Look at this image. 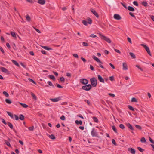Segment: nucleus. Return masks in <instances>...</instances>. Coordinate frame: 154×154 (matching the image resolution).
Listing matches in <instances>:
<instances>
[{"label":"nucleus","instance_id":"f257e3e1","mask_svg":"<svg viewBox=\"0 0 154 154\" xmlns=\"http://www.w3.org/2000/svg\"><path fill=\"white\" fill-rule=\"evenodd\" d=\"M90 80L91 85L95 87L97 86V81L95 77L91 78Z\"/></svg>","mask_w":154,"mask_h":154},{"label":"nucleus","instance_id":"f03ea898","mask_svg":"<svg viewBox=\"0 0 154 154\" xmlns=\"http://www.w3.org/2000/svg\"><path fill=\"white\" fill-rule=\"evenodd\" d=\"M99 36L100 37L101 39H103L104 40L106 41V42H107L109 43H111V40L108 38L103 35L101 33H99Z\"/></svg>","mask_w":154,"mask_h":154},{"label":"nucleus","instance_id":"7ed1b4c3","mask_svg":"<svg viewBox=\"0 0 154 154\" xmlns=\"http://www.w3.org/2000/svg\"><path fill=\"white\" fill-rule=\"evenodd\" d=\"M87 20V22L84 20H82V23L85 26H87L88 23L90 24L92 23V20L91 18L89 17L88 18Z\"/></svg>","mask_w":154,"mask_h":154},{"label":"nucleus","instance_id":"20e7f679","mask_svg":"<svg viewBox=\"0 0 154 154\" xmlns=\"http://www.w3.org/2000/svg\"><path fill=\"white\" fill-rule=\"evenodd\" d=\"M91 85L90 84H88L87 85L83 86L82 87V89L84 90L88 91L91 89Z\"/></svg>","mask_w":154,"mask_h":154},{"label":"nucleus","instance_id":"39448f33","mask_svg":"<svg viewBox=\"0 0 154 154\" xmlns=\"http://www.w3.org/2000/svg\"><path fill=\"white\" fill-rule=\"evenodd\" d=\"M141 45L143 46L145 48V49L146 50L148 54L149 55L151 56V54L149 48L144 44H142Z\"/></svg>","mask_w":154,"mask_h":154},{"label":"nucleus","instance_id":"423d86ee","mask_svg":"<svg viewBox=\"0 0 154 154\" xmlns=\"http://www.w3.org/2000/svg\"><path fill=\"white\" fill-rule=\"evenodd\" d=\"M80 82L83 85H86L88 84V81L85 79H81L80 80Z\"/></svg>","mask_w":154,"mask_h":154},{"label":"nucleus","instance_id":"0eeeda50","mask_svg":"<svg viewBox=\"0 0 154 154\" xmlns=\"http://www.w3.org/2000/svg\"><path fill=\"white\" fill-rule=\"evenodd\" d=\"M128 151L132 154H135L136 151L135 149L132 148H129L128 149Z\"/></svg>","mask_w":154,"mask_h":154},{"label":"nucleus","instance_id":"6e6552de","mask_svg":"<svg viewBox=\"0 0 154 154\" xmlns=\"http://www.w3.org/2000/svg\"><path fill=\"white\" fill-rule=\"evenodd\" d=\"M0 69L1 71L3 72L8 74H9L8 70L5 68L3 67H1Z\"/></svg>","mask_w":154,"mask_h":154},{"label":"nucleus","instance_id":"1a4fd4ad","mask_svg":"<svg viewBox=\"0 0 154 154\" xmlns=\"http://www.w3.org/2000/svg\"><path fill=\"white\" fill-rule=\"evenodd\" d=\"M90 11L91 12L93 13V14L96 16V17L97 18H98L99 17V16L98 14V13L93 9H91Z\"/></svg>","mask_w":154,"mask_h":154},{"label":"nucleus","instance_id":"9d476101","mask_svg":"<svg viewBox=\"0 0 154 154\" xmlns=\"http://www.w3.org/2000/svg\"><path fill=\"white\" fill-rule=\"evenodd\" d=\"M91 134L93 137H97V132L95 131L94 129L93 128L91 131Z\"/></svg>","mask_w":154,"mask_h":154},{"label":"nucleus","instance_id":"9b49d317","mask_svg":"<svg viewBox=\"0 0 154 154\" xmlns=\"http://www.w3.org/2000/svg\"><path fill=\"white\" fill-rule=\"evenodd\" d=\"M114 18L117 20H120L121 19V17L119 15L117 14H115L114 15Z\"/></svg>","mask_w":154,"mask_h":154},{"label":"nucleus","instance_id":"f8f14e48","mask_svg":"<svg viewBox=\"0 0 154 154\" xmlns=\"http://www.w3.org/2000/svg\"><path fill=\"white\" fill-rule=\"evenodd\" d=\"M93 58L97 62L103 64V62H101L98 58L96 57L95 56L93 55L92 56Z\"/></svg>","mask_w":154,"mask_h":154},{"label":"nucleus","instance_id":"ddd939ff","mask_svg":"<svg viewBox=\"0 0 154 154\" xmlns=\"http://www.w3.org/2000/svg\"><path fill=\"white\" fill-rule=\"evenodd\" d=\"M122 69L123 70H128V66L127 63L125 62H123L122 63Z\"/></svg>","mask_w":154,"mask_h":154},{"label":"nucleus","instance_id":"4468645a","mask_svg":"<svg viewBox=\"0 0 154 154\" xmlns=\"http://www.w3.org/2000/svg\"><path fill=\"white\" fill-rule=\"evenodd\" d=\"M98 79L99 80V81L102 83H104V79L102 78L101 76L100 75H97Z\"/></svg>","mask_w":154,"mask_h":154},{"label":"nucleus","instance_id":"2eb2a0df","mask_svg":"<svg viewBox=\"0 0 154 154\" xmlns=\"http://www.w3.org/2000/svg\"><path fill=\"white\" fill-rule=\"evenodd\" d=\"M60 100V97H57L55 98H50V100L53 102H57L59 101Z\"/></svg>","mask_w":154,"mask_h":154},{"label":"nucleus","instance_id":"dca6fc26","mask_svg":"<svg viewBox=\"0 0 154 154\" xmlns=\"http://www.w3.org/2000/svg\"><path fill=\"white\" fill-rule=\"evenodd\" d=\"M37 2L40 4L43 5L45 3V0H38Z\"/></svg>","mask_w":154,"mask_h":154},{"label":"nucleus","instance_id":"f3484780","mask_svg":"<svg viewBox=\"0 0 154 154\" xmlns=\"http://www.w3.org/2000/svg\"><path fill=\"white\" fill-rule=\"evenodd\" d=\"M11 61L14 64L17 66L20 67V66L19 65V64L16 61L14 60H12Z\"/></svg>","mask_w":154,"mask_h":154},{"label":"nucleus","instance_id":"a211bd4d","mask_svg":"<svg viewBox=\"0 0 154 154\" xmlns=\"http://www.w3.org/2000/svg\"><path fill=\"white\" fill-rule=\"evenodd\" d=\"M127 125L131 130H134V129L133 128L132 126L129 123H128L127 124Z\"/></svg>","mask_w":154,"mask_h":154},{"label":"nucleus","instance_id":"6ab92c4d","mask_svg":"<svg viewBox=\"0 0 154 154\" xmlns=\"http://www.w3.org/2000/svg\"><path fill=\"white\" fill-rule=\"evenodd\" d=\"M127 9L130 11H134V8L131 6H129L128 7Z\"/></svg>","mask_w":154,"mask_h":154},{"label":"nucleus","instance_id":"aec40b11","mask_svg":"<svg viewBox=\"0 0 154 154\" xmlns=\"http://www.w3.org/2000/svg\"><path fill=\"white\" fill-rule=\"evenodd\" d=\"M75 123L77 125H81L82 124V122L81 120L78 121V120H76L75 121Z\"/></svg>","mask_w":154,"mask_h":154},{"label":"nucleus","instance_id":"412c9836","mask_svg":"<svg viewBox=\"0 0 154 154\" xmlns=\"http://www.w3.org/2000/svg\"><path fill=\"white\" fill-rule=\"evenodd\" d=\"M10 127L11 129H13V127L12 124L10 122H8V123L7 124Z\"/></svg>","mask_w":154,"mask_h":154},{"label":"nucleus","instance_id":"4be33fe9","mask_svg":"<svg viewBox=\"0 0 154 154\" xmlns=\"http://www.w3.org/2000/svg\"><path fill=\"white\" fill-rule=\"evenodd\" d=\"M11 34L12 37L14 38H17L16 34L14 32H11Z\"/></svg>","mask_w":154,"mask_h":154},{"label":"nucleus","instance_id":"5701e85b","mask_svg":"<svg viewBox=\"0 0 154 154\" xmlns=\"http://www.w3.org/2000/svg\"><path fill=\"white\" fill-rule=\"evenodd\" d=\"M42 47L44 48V49L47 50H51L52 49V48H49L48 46H42Z\"/></svg>","mask_w":154,"mask_h":154},{"label":"nucleus","instance_id":"b1692460","mask_svg":"<svg viewBox=\"0 0 154 154\" xmlns=\"http://www.w3.org/2000/svg\"><path fill=\"white\" fill-rule=\"evenodd\" d=\"M20 104L24 108H26L28 107V105L26 104L23 103H20Z\"/></svg>","mask_w":154,"mask_h":154},{"label":"nucleus","instance_id":"393cba45","mask_svg":"<svg viewBox=\"0 0 154 154\" xmlns=\"http://www.w3.org/2000/svg\"><path fill=\"white\" fill-rule=\"evenodd\" d=\"M19 119L21 120H23L24 119V116L22 114H20V115Z\"/></svg>","mask_w":154,"mask_h":154},{"label":"nucleus","instance_id":"a878e982","mask_svg":"<svg viewBox=\"0 0 154 154\" xmlns=\"http://www.w3.org/2000/svg\"><path fill=\"white\" fill-rule=\"evenodd\" d=\"M129 54L134 59L136 58L135 55L133 53L130 52Z\"/></svg>","mask_w":154,"mask_h":154},{"label":"nucleus","instance_id":"bb28decb","mask_svg":"<svg viewBox=\"0 0 154 154\" xmlns=\"http://www.w3.org/2000/svg\"><path fill=\"white\" fill-rule=\"evenodd\" d=\"M5 143L9 147H11V145L9 142L7 140H5Z\"/></svg>","mask_w":154,"mask_h":154},{"label":"nucleus","instance_id":"cd10ccee","mask_svg":"<svg viewBox=\"0 0 154 154\" xmlns=\"http://www.w3.org/2000/svg\"><path fill=\"white\" fill-rule=\"evenodd\" d=\"M26 19L28 21H30V20H31V18H30V16L28 15H26Z\"/></svg>","mask_w":154,"mask_h":154},{"label":"nucleus","instance_id":"c85d7f7f","mask_svg":"<svg viewBox=\"0 0 154 154\" xmlns=\"http://www.w3.org/2000/svg\"><path fill=\"white\" fill-rule=\"evenodd\" d=\"M93 119L94 121L98 123V120L97 118L96 117H93Z\"/></svg>","mask_w":154,"mask_h":154},{"label":"nucleus","instance_id":"c756f323","mask_svg":"<svg viewBox=\"0 0 154 154\" xmlns=\"http://www.w3.org/2000/svg\"><path fill=\"white\" fill-rule=\"evenodd\" d=\"M31 94L35 100H37V97L32 92H31Z\"/></svg>","mask_w":154,"mask_h":154},{"label":"nucleus","instance_id":"7c9ffc66","mask_svg":"<svg viewBox=\"0 0 154 154\" xmlns=\"http://www.w3.org/2000/svg\"><path fill=\"white\" fill-rule=\"evenodd\" d=\"M128 108H129V109L131 111H134V109L133 108V107L132 106H131L130 105H128Z\"/></svg>","mask_w":154,"mask_h":154},{"label":"nucleus","instance_id":"2f4dec72","mask_svg":"<svg viewBox=\"0 0 154 154\" xmlns=\"http://www.w3.org/2000/svg\"><path fill=\"white\" fill-rule=\"evenodd\" d=\"M49 77L51 79H52L54 80H55V77L53 75H49Z\"/></svg>","mask_w":154,"mask_h":154},{"label":"nucleus","instance_id":"473e14b6","mask_svg":"<svg viewBox=\"0 0 154 154\" xmlns=\"http://www.w3.org/2000/svg\"><path fill=\"white\" fill-rule=\"evenodd\" d=\"M49 137H50V138L53 140H54L55 139V136L53 134L49 135Z\"/></svg>","mask_w":154,"mask_h":154},{"label":"nucleus","instance_id":"72a5a7b5","mask_svg":"<svg viewBox=\"0 0 154 154\" xmlns=\"http://www.w3.org/2000/svg\"><path fill=\"white\" fill-rule=\"evenodd\" d=\"M60 80L62 82L64 83L65 81V78L63 77L60 78Z\"/></svg>","mask_w":154,"mask_h":154},{"label":"nucleus","instance_id":"f704fd0d","mask_svg":"<svg viewBox=\"0 0 154 154\" xmlns=\"http://www.w3.org/2000/svg\"><path fill=\"white\" fill-rule=\"evenodd\" d=\"M112 129H113V130L116 133H117V129L116 128V127H115V126H112Z\"/></svg>","mask_w":154,"mask_h":154},{"label":"nucleus","instance_id":"c9c22d12","mask_svg":"<svg viewBox=\"0 0 154 154\" xmlns=\"http://www.w3.org/2000/svg\"><path fill=\"white\" fill-rule=\"evenodd\" d=\"M7 114H8V115L10 116L11 118H14L13 115L12 114H11V113H10V112H9L8 111H7Z\"/></svg>","mask_w":154,"mask_h":154},{"label":"nucleus","instance_id":"e433bc0d","mask_svg":"<svg viewBox=\"0 0 154 154\" xmlns=\"http://www.w3.org/2000/svg\"><path fill=\"white\" fill-rule=\"evenodd\" d=\"M6 102L9 104H10L12 103L11 101L9 99H6L5 100Z\"/></svg>","mask_w":154,"mask_h":154},{"label":"nucleus","instance_id":"4c0bfd02","mask_svg":"<svg viewBox=\"0 0 154 154\" xmlns=\"http://www.w3.org/2000/svg\"><path fill=\"white\" fill-rule=\"evenodd\" d=\"M142 4L144 6H146L148 5V4L145 1H143L142 2Z\"/></svg>","mask_w":154,"mask_h":154},{"label":"nucleus","instance_id":"58836bf2","mask_svg":"<svg viewBox=\"0 0 154 154\" xmlns=\"http://www.w3.org/2000/svg\"><path fill=\"white\" fill-rule=\"evenodd\" d=\"M28 80L29 81L33 83L34 84H36V82L34 80H33L31 78H29Z\"/></svg>","mask_w":154,"mask_h":154},{"label":"nucleus","instance_id":"ea45409f","mask_svg":"<svg viewBox=\"0 0 154 154\" xmlns=\"http://www.w3.org/2000/svg\"><path fill=\"white\" fill-rule=\"evenodd\" d=\"M131 101L132 102H137V100L136 99L135 97H133L131 100Z\"/></svg>","mask_w":154,"mask_h":154},{"label":"nucleus","instance_id":"a19ab883","mask_svg":"<svg viewBox=\"0 0 154 154\" xmlns=\"http://www.w3.org/2000/svg\"><path fill=\"white\" fill-rule=\"evenodd\" d=\"M135 127L137 129H138L139 130H141L142 129V128L141 126L138 125H136Z\"/></svg>","mask_w":154,"mask_h":154},{"label":"nucleus","instance_id":"79ce46f5","mask_svg":"<svg viewBox=\"0 0 154 154\" xmlns=\"http://www.w3.org/2000/svg\"><path fill=\"white\" fill-rule=\"evenodd\" d=\"M140 141L142 143H144L146 142V140L144 137H142Z\"/></svg>","mask_w":154,"mask_h":154},{"label":"nucleus","instance_id":"37998d69","mask_svg":"<svg viewBox=\"0 0 154 154\" xmlns=\"http://www.w3.org/2000/svg\"><path fill=\"white\" fill-rule=\"evenodd\" d=\"M137 148L139 151L142 152H143L144 150V149L139 147H138Z\"/></svg>","mask_w":154,"mask_h":154},{"label":"nucleus","instance_id":"c03bdc74","mask_svg":"<svg viewBox=\"0 0 154 154\" xmlns=\"http://www.w3.org/2000/svg\"><path fill=\"white\" fill-rule=\"evenodd\" d=\"M3 93L6 97H8L9 96V94L6 92L3 91Z\"/></svg>","mask_w":154,"mask_h":154},{"label":"nucleus","instance_id":"a18cd8bd","mask_svg":"<svg viewBox=\"0 0 154 154\" xmlns=\"http://www.w3.org/2000/svg\"><path fill=\"white\" fill-rule=\"evenodd\" d=\"M14 116L15 119L16 120H17L19 119V118L18 116L14 114Z\"/></svg>","mask_w":154,"mask_h":154},{"label":"nucleus","instance_id":"49530a36","mask_svg":"<svg viewBox=\"0 0 154 154\" xmlns=\"http://www.w3.org/2000/svg\"><path fill=\"white\" fill-rule=\"evenodd\" d=\"M48 85L50 86H52L54 88V85H53L51 81H48Z\"/></svg>","mask_w":154,"mask_h":154},{"label":"nucleus","instance_id":"de8ad7c7","mask_svg":"<svg viewBox=\"0 0 154 154\" xmlns=\"http://www.w3.org/2000/svg\"><path fill=\"white\" fill-rule=\"evenodd\" d=\"M120 128L122 129H124L125 128V126L122 124H120L119 126Z\"/></svg>","mask_w":154,"mask_h":154},{"label":"nucleus","instance_id":"09e8293b","mask_svg":"<svg viewBox=\"0 0 154 154\" xmlns=\"http://www.w3.org/2000/svg\"><path fill=\"white\" fill-rule=\"evenodd\" d=\"M82 45L84 46H88V44L85 42H83Z\"/></svg>","mask_w":154,"mask_h":154},{"label":"nucleus","instance_id":"8fccbe9b","mask_svg":"<svg viewBox=\"0 0 154 154\" xmlns=\"http://www.w3.org/2000/svg\"><path fill=\"white\" fill-rule=\"evenodd\" d=\"M2 122L5 125H7L8 123V122H6L2 118Z\"/></svg>","mask_w":154,"mask_h":154},{"label":"nucleus","instance_id":"3c124183","mask_svg":"<svg viewBox=\"0 0 154 154\" xmlns=\"http://www.w3.org/2000/svg\"><path fill=\"white\" fill-rule=\"evenodd\" d=\"M149 141L152 143L154 144V141L151 139L150 137H149Z\"/></svg>","mask_w":154,"mask_h":154},{"label":"nucleus","instance_id":"603ef678","mask_svg":"<svg viewBox=\"0 0 154 154\" xmlns=\"http://www.w3.org/2000/svg\"><path fill=\"white\" fill-rule=\"evenodd\" d=\"M112 143L114 145H116V143L114 139H112Z\"/></svg>","mask_w":154,"mask_h":154},{"label":"nucleus","instance_id":"864d4df0","mask_svg":"<svg viewBox=\"0 0 154 154\" xmlns=\"http://www.w3.org/2000/svg\"><path fill=\"white\" fill-rule=\"evenodd\" d=\"M135 66H136V67L137 68H138L141 71H143V69L142 68H140L138 65H136Z\"/></svg>","mask_w":154,"mask_h":154},{"label":"nucleus","instance_id":"5fc2aeb1","mask_svg":"<svg viewBox=\"0 0 154 154\" xmlns=\"http://www.w3.org/2000/svg\"><path fill=\"white\" fill-rule=\"evenodd\" d=\"M133 4L135 6H138V4L137 2L136 1H134L133 2Z\"/></svg>","mask_w":154,"mask_h":154},{"label":"nucleus","instance_id":"6e6d98bb","mask_svg":"<svg viewBox=\"0 0 154 154\" xmlns=\"http://www.w3.org/2000/svg\"><path fill=\"white\" fill-rule=\"evenodd\" d=\"M34 127L33 126L30 127L28 128L29 129L30 131H33L34 129Z\"/></svg>","mask_w":154,"mask_h":154},{"label":"nucleus","instance_id":"4d7b16f0","mask_svg":"<svg viewBox=\"0 0 154 154\" xmlns=\"http://www.w3.org/2000/svg\"><path fill=\"white\" fill-rule=\"evenodd\" d=\"M73 56L76 58H78L79 56L77 54H73Z\"/></svg>","mask_w":154,"mask_h":154},{"label":"nucleus","instance_id":"13d9d810","mask_svg":"<svg viewBox=\"0 0 154 154\" xmlns=\"http://www.w3.org/2000/svg\"><path fill=\"white\" fill-rule=\"evenodd\" d=\"M60 119L61 120H65V118L64 116L63 115L60 118Z\"/></svg>","mask_w":154,"mask_h":154},{"label":"nucleus","instance_id":"bf43d9fd","mask_svg":"<svg viewBox=\"0 0 154 154\" xmlns=\"http://www.w3.org/2000/svg\"><path fill=\"white\" fill-rule=\"evenodd\" d=\"M90 37L92 38H95L97 37V36L94 34H91L90 35Z\"/></svg>","mask_w":154,"mask_h":154},{"label":"nucleus","instance_id":"052dcab7","mask_svg":"<svg viewBox=\"0 0 154 154\" xmlns=\"http://www.w3.org/2000/svg\"><path fill=\"white\" fill-rule=\"evenodd\" d=\"M56 85H57V86L58 87V88H63L62 86H61V85H60L58 84H57V83L56 84Z\"/></svg>","mask_w":154,"mask_h":154},{"label":"nucleus","instance_id":"680f3d73","mask_svg":"<svg viewBox=\"0 0 154 154\" xmlns=\"http://www.w3.org/2000/svg\"><path fill=\"white\" fill-rule=\"evenodd\" d=\"M66 75L67 76L69 77H71V74L69 72L66 73Z\"/></svg>","mask_w":154,"mask_h":154},{"label":"nucleus","instance_id":"e2e57ef3","mask_svg":"<svg viewBox=\"0 0 154 154\" xmlns=\"http://www.w3.org/2000/svg\"><path fill=\"white\" fill-rule=\"evenodd\" d=\"M127 40L131 44L132 43V42H131V40L130 38L128 37Z\"/></svg>","mask_w":154,"mask_h":154},{"label":"nucleus","instance_id":"0e129e2a","mask_svg":"<svg viewBox=\"0 0 154 154\" xmlns=\"http://www.w3.org/2000/svg\"><path fill=\"white\" fill-rule=\"evenodd\" d=\"M109 65L113 69H115V67L114 65L111 63H109Z\"/></svg>","mask_w":154,"mask_h":154},{"label":"nucleus","instance_id":"69168bd1","mask_svg":"<svg viewBox=\"0 0 154 154\" xmlns=\"http://www.w3.org/2000/svg\"><path fill=\"white\" fill-rule=\"evenodd\" d=\"M104 53L105 54L107 55L109 54V52L107 50H105L104 51Z\"/></svg>","mask_w":154,"mask_h":154},{"label":"nucleus","instance_id":"338daca9","mask_svg":"<svg viewBox=\"0 0 154 154\" xmlns=\"http://www.w3.org/2000/svg\"><path fill=\"white\" fill-rule=\"evenodd\" d=\"M109 79L111 81H113L114 80V77L113 76H110L109 77Z\"/></svg>","mask_w":154,"mask_h":154},{"label":"nucleus","instance_id":"774afa93","mask_svg":"<svg viewBox=\"0 0 154 154\" xmlns=\"http://www.w3.org/2000/svg\"><path fill=\"white\" fill-rule=\"evenodd\" d=\"M129 14L132 17H135V16L132 13L130 12L129 13Z\"/></svg>","mask_w":154,"mask_h":154}]
</instances>
